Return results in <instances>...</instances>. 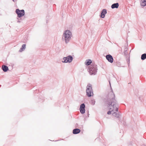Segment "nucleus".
Here are the masks:
<instances>
[{
	"label": "nucleus",
	"mask_w": 146,
	"mask_h": 146,
	"mask_svg": "<svg viewBox=\"0 0 146 146\" xmlns=\"http://www.w3.org/2000/svg\"><path fill=\"white\" fill-rule=\"evenodd\" d=\"M109 99L108 100V107L110 110L111 111H117V105L115 99V95L114 94L112 93L109 96Z\"/></svg>",
	"instance_id": "f257e3e1"
},
{
	"label": "nucleus",
	"mask_w": 146,
	"mask_h": 146,
	"mask_svg": "<svg viewBox=\"0 0 146 146\" xmlns=\"http://www.w3.org/2000/svg\"><path fill=\"white\" fill-rule=\"evenodd\" d=\"M72 36V33L69 30H66L64 33L63 36L64 37L66 42H68L70 40Z\"/></svg>",
	"instance_id": "f03ea898"
},
{
	"label": "nucleus",
	"mask_w": 146,
	"mask_h": 146,
	"mask_svg": "<svg viewBox=\"0 0 146 146\" xmlns=\"http://www.w3.org/2000/svg\"><path fill=\"white\" fill-rule=\"evenodd\" d=\"M97 67L96 65L94 64H91L89 66L88 71L89 72L90 74L91 75L92 74H95L97 72Z\"/></svg>",
	"instance_id": "7ed1b4c3"
},
{
	"label": "nucleus",
	"mask_w": 146,
	"mask_h": 146,
	"mask_svg": "<svg viewBox=\"0 0 146 146\" xmlns=\"http://www.w3.org/2000/svg\"><path fill=\"white\" fill-rule=\"evenodd\" d=\"M86 92L87 96L89 97L92 96L93 95V92L92 89L91 85L89 84L87 87Z\"/></svg>",
	"instance_id": "20e7f679"
},
{
	"label": "nucleus",
	"mask_w": 146,
	"mask_h": 146,
	"mask_svg": "<svg viewBox=\"0 0 146 146\" xmlns=\"http://www.w3.org/2000/svg\"><path fill=\"white\" fill-rule=\"evenodd\" d=\"M16 13L19 17L23 16L25 14V12L23 10H19V9H17L16 10Z\"/></svg>",
	"instance_id": "39448f33"
},
{
	"label": "nucleus",
	"mask_w": 146,
	"mask_h": 146,
	"mask_svg": "<svg viewBox=\"0 0 146 146\" xmlns=\"http://www.w3.org/2000/svg\"><path fill=\"white\" fill-rule=\"evenodd\" d=\"M72 59L73 58L71 56H68L67 57L64 58H63V60H64V61H63L62 62H71Z\"/></svg>",
	"instance_id": "423d86ee"
},
{
	"label": "nucleus",
	"mask_w": 146,
	"mask_h": 146,
	"mask_svg": "<svg viewBox=\"0 0 146 146\" xmlns=\"http://www.w3.org/2000/svg\"><path fill=\"white\" fill-rule=\"evenodd\" d=\"M106 58L108 61L111 62L112 63L113 61V58L112 56L110 54L107 55L106 56Z\"/></svg>",
	"instance_id": "0eeeda50"
},
{
	"label": "nucleus",
	"mask_w": 146,
	"mask_h": 146,
	"mask_svg": "<svg viewBox=\"0 0 146 146\" xmlns=\"http://www.w3.org/2000/svg\"><path fill=\"white\" fill-rule=\"evenodd\" d=\"M85 106L84 104H82L80 107V112L82 113H84L85 112V110L84 108Z\"/></svg>",
	"instance_id": "6e6552de"
},
{
	"label": "nucleus",
	"mask_w": 146,
	"mask_h": 146,
	"mask_svg": "<svg viewBox=\"0 0 146 146\" xmlns=\"http://www.w3.org/2000/svg\"><path fill=\"white\" fill-rule=\"evenodd\" d=\"M107 13V11L106 9H104L103 10L101 14V17L102 18H104L105 14Z\"/></svg>",
	"instance_id": "1a4fd4ad"
},
{
	"label": "nucleus",
	"mask_w": 146,
	"mask_h": 146,
	"mask_svg": "<svg viewBox=\"0 0 146 146\" xmlns=\"http://www.w3.org/2000/svg\"><path fill=\"white\" fill-rule=\"evenodd\" d=\"M80 131V130L78 129H74L73 131V133L74 134H76L79 133Z\"/></svg>",
	"instance_id": "9d476101"
},
{
	"label": "nucleus",
	"mask_w": 146,
	"mask_h": 146,
	"mask_svg": "<svg viewBox=\"0 0 146 146\" xmlns=\"http://www.w3.org/2000/svg\"><path fill=\"white\" fill-rule=\"evenodd\" d=\"M2 68L4 72H7L8 70V67L4 65L2 66Z\"/></svg>",
	"instance_id": "9b49d317"
},
{
	"label": "nucleus",
	"mask_w": 146,
	"mask_h": 146,
	"mask_svg": "<svg viewBox=\"0 0 146 146\" xmlns=\"http://www.w3.org/2000/svg\"><path fill=\"white\" fill-rule=\"evenodd\" d=\"M119 6V4L118 3H114L112 4L111 6V7L112 9L115 8H117Z\"/></svg>",
	"instance_id": "f8f14e48"
},
{
	"label": "nucleus",
	"mask_w": 146,
	"mask_h": 146,
	"mask_svg": "<svg viewBox=\"0 0 146 146\" xmlns=\"http://www.w3.org/2000/svg\"><path fill=\"white\" fill-rule=\"evenodd\" d=\"M141 6H144L146 5V0H141Z\"/></svg>",
	"instance_id": "ddd939ff"
},
{
	"label": "nucleus",
	"mask_w": 146,
	"mask_h": 146,
	"mask_svg": "<svg viewBox=\"0 0 146 146\" xmlns=\"http://www.w3.org/2000/svg\"><path fill=\"white\" fill-rule=\"evenodd\" d=\"M26 47V44H24L22 46V47L20 48L19 51L20 52H22L23 51L24 49H25Z\"/></svg>",
	"instance_id": "4468645a"
},
{
	"label": "nucleus",
	"mask_w": 146,
	"mask_h": 146,
	"mask_svg": "<svg viewBox=\"0 0 146 146\" xmlns=\"http://www.w3.org/2000/svg\"><path fill=\"white\" fill-rule=\"evenodd\" d=\"M92 61L90 60H87L86 61V62L85 63L86 65H90L92 63Z\"/></svg>",
	"instance_id": "2eb2a0df"
},
{
	"label": "nucleus",
	"mask_w": 146,
	"mask_h": 146,
	"mask_svg": "<svg viewBox=\"0 0 146 146\" xmlns=\"http://www.w3.org/2000/svg\"><path fill=\"white\" fill-rule=\"evenodd\" d=\"M145 58H146V54H142L141 56V59L144 60Z\"/></svg>",
	"instance_id": "dca6fc26"
},
{
	"label": "nucleus",
	"mask_w": 146,
	"mask_h": 146,
	"mask_svg": "<svg viewBox=\"0 0 146 146\" xmlns=\"http://www.w3.org/2000/svg\"><path fill=\"white\" fill-rule=\"evenodd\" d=\"M111 113V111H108V114H110Z\"/></svg>",
	"instance_id": "f3484780"
},
{
	"label": "nucleus",
	"mask_w": 146,
	"mask_h": 146,
	"mask_svg": "<svg viewBox=\"0 0 146 146\" xmlns=\"http://www.w3.org/2000/svg\"><path fill=\"white\" fill-rule=\"evenodd\" d=\"M13 1H14V0H13Z\"/></svg>",
	"instance_id": "a211bd4d"
}]
</instances>
